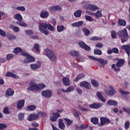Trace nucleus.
<instances>
[{
    "mask_svg": "<svg viewBox=\"0 0 130 130\" xmlns=\"http://www.w3.org/2000/svg\"><path fill=\"white\" fill-rule=\"evenodd\" d=\"M99 119L98 118H91V122L93 124H97L98 123Z\"/></svg>",
    "mask_w": 130,
    "mask_h": 130,
    "instance_id": "nucleus-42",
    "label": "nucleus"
},
{
    "mask_svg": "<svg viewBox=\"0 0 130 130\" xmlns=\"http://www.w3.org/2000/svg\"><path fill=\"white\" fill-rule=\"evenodd\" d=\"M16 24L21 26V27H27V24L22 21V20L21 21H16Z\"/></svg>",
    "mask_w": 130,
    "mask_h": 130,
    "instance_id": "nucleus-35",
    "label": "nucleus"
},
{
    "mask_svg": "<svg viewBox=\"0 0 130 130\" xmlns=\"http://www.w3.org/2000/svg\"><path fill=\"white\" fill-rule=\"evenodd\" d=\"M53 116L51 117V120L52 122H54V121H56L57 120V118L60 116V114L58 113H53Z\"/></svg>",
    "mask_w": 130,
    "mask_h": 130,
    "instance_id": "nucleus-15",
    "label": "nucleus"
},
{
    "mask_svg": "<svg viewBox=\"0 0 130 130\" xmlns=\"http://www.w3.org/2000/svg\"><path fill=\"white\" fill-rule=\"evenodd\" d=\"M39 117V115L36 114H31L28 116V120L29 121H32V120H36Z\"/></svg>",
    "mask_w": 130,
    "mask_h": 130,
    "instance_id": "nucleus-13",
    "label": "nucleus"
},
{
    "mask_svg": "<svg viewBox=\"0 0 130 130\" xmlns=\"http://www.w3.org/2000/svg\"><path fill=\"white\" fill-rule=\"evenodd\" d=\"M25 32L26 35H33V31L32 30H26Z\"/></svg>",
    "mask_w": 130,
    "mask_h": 130,
    "instance_id": "nucleus-58",
    "label": "nucleus"
},
{
    "mask_svg": "<svg viewBox=\"0 0 130 130\" xmlns=\"http://www.w3.org/2000/svg\"><path fill=\"white\" fill-rule=\"evenodd\" d=\"M78 44L81 48L85 49V50H86L87 51H89V50H91V48L89 47V46L86 45L84 43V42H82V41L79 42Z\"/></svg>",
    "mask_w": 130,
    "mask_h": 130,
    "instance_id": "nucleus-7",
    "label": "nucleus"
},
{
    "mask_svg": "<svg viewBox=\"0 0 130 130\" xmlns=\"http://www.w3.org/2000/svg\"><path fill=\"white\" fill-rule=\"evenodd\" d=\"M83 31L86 36H89L90 35V30L87 28H83Z\"/></svg>",
    "mask_w": 130,
    "mask_h": 130,
    "instance_id": "nucleus-45",
    "label": "nucleus"
},
{
    "mask_svg": "<svg viewBox=\"0 0 130 130\" xmlns=\"http://www.w3.org/2000/svg\"><path fill=\"white\" fill-rule=\"evenodd\" d=\"M64 30H67V28L63 25H58L57 26V31L58 32H62Z\"/></svg>",
    "mask_w": 130,
    "mask_h": 130,
    "instance_id": "nucleus-32",
    "label": "nucleus"
},
{
    "mask_svg": "<svg viewBox=\"0 0 130 130\" xmlns=\"http://www.w3.org/2000/svg\"><path fill=\"white\" fill-rule=\"evenodd\" d=\"M42 95L43 97L50 98L51 97V91L49 90H44L42 92Z\"/></svg>",
    "mask_w": 130,
    "mask_h": 130,
    "instance_id": "nucleus-9",
    "label": "nucleus"
},
{
    "mask_svg": "<svg viewBox=\"0 0 130 130\" xmlns=\"http://www.w3.org/2000/svg\"><path fill=\"white\" fill-rule=\"evenodd\" d=\"M87 9L88 10H90V11H97V10H99V7L95 5H89L87 6Z\"/></svg>",
    "mask_w": 130,
    "mask_h": 130,
    "instance_id": "nucleus-17",
    "label": "nucleus"
},
{
    "mask_svg": "<svg viewBox=\"0 0 130 130\" xmlns=\"http://www.w3.org/2000/svg\"><path fill=\"white\" fill-rule=\"evenodd\" d=\"M64 120L66 121V122L67 123V124H68V125H71V124H72V123H73V121L72 120H70L69 119L64 118Z\"/></svg>",
    "mask_w": 130,
    "mask_h": 130,
    "instance_id": "nucleus-54",
    "label": "nucleus"
},
{
    "mask_svg": "<svg viewBox=\"0 0 130 130\" xmlns=\"http://www.w3.org/2000/svg\"><path fill=\"white\" fill-rule=\"evenodd\" d=\"M38 115H41V116H43V117H45V116H47V114L44 112L40 111L38 113Z\"/></svg>",
    "mask_w": 130,
    "mask_h": 130,
    "instance_id": "nucleus-49",
    "label": "nucleus"
},
{
    "mask_svg": "<svg viewBox=\"0 0 130 130\" xmlns=\"http://www.w3.org/2000/svg\"><path fill=\"white\" fill-rule=\"evenodd\" d=\"M16 10H18V11H20L21 12H25L26 9L24 6H18L16 8Z\"/></svg>",
    "mask_w": 130,
    "mask_h": 130,
    "instance_id": "nucleus-41",
    "label": "nucleus"
},
{
    "mask_svg": "<svg viewBox=\"0 0 130 130\" xmlns=\"http://www.w3.org/2000/svg\"><path fill=\"white\" fill-rule=\"evenodd\" d=\"M7 127V125L5 124L1 123L0 124V129L3 130L5 129Z\"/></svg>",
    "mask_w": 130,
    "mask_h": 130,
    "instance_id": "nucleus-63",
    "label": "nucleus"
},
{
    "mask_svg": "<svg viewBox=\"0 0 130 130\" xmlns=\"http://www.w3.org/2000/svg\"><path fill=\"white\" fill-rule=\"evenodd\" d=\"M123 111H124V112H126V113H128L129 115L130 116V108H122Z\"/></svg>",
    "mask_w": 130,
    "mask_h": 130,
    "instance_id": "nucleus-50",
    "label": "nucleus"
},
{
    "mask_svg": "<svg viewBox=\"0 0 130 130\" xmlns=\"http://www.w3.org/2000/svg\"><path fill=\"white\" fill-rule=\"evenodd\" d=\"M34 61H35V58L30 55L23 60L24 63H29L30 62H34Z\"/></svg>",
    "mask_w": 130,
    "mask_h": 130,
    "instance_id": "nucleus-8",
    "label": "nucleus"
},
{
    "mask_svg": "<svg viewBox=\"0 0 130 130\" xmlns=\"http://www.w3.org/2000/svg\"><path fill=\"white\" fill-rule=\"evenodd\" d=\"M74 16L75 18H81V16H82V11L78 10H77L74 13Z\"/></svg>",
    "mask_w": 130,
    "mask_h": 130,
    "instance_id": "nucleus-31",
    "label": "nucleus"
},
{
    "mask_svg": "<svg viewBox=\"0 0 130 130\" xmlns=\"http://www.w3.org/2000/svg\"><path fill=\"white\" fill-rule=\"evenodd\" d=\"M14 93H15V91L12 89V88H9L6 91V95L7 96H13L14 95Z\"/></svg>",
    "mask_w": 130,
    "mask_h": 130,
    "instance_id": "nucleus-26",
    "label": "nucleus"
},
{
    "mask_svg": "<svg viewBox=\"0 0 130 130\" xmlns=\"http://www.w3.org/2000/svg\"><path fill=\"white\" fill-rule=\"evenodd\" d=\"M123 63H124V60L120 59L118 60L116 64V66L117 68H120V67H122V66H123Z\"/></svg>",
    "mask_w": 130,
    "mask_h": 130,
    "instance_id": "nucleus-29",
    "label": "nucleus"
},
{
    "mask_svg": "<svg viewBox=\"0 0 130 130\" xmlns=\"http://www.w3.org/2000/svg\"><path fill=\"white\" fill-rule=\"evenodd\" d=\"M93 15H94L98 19L102 17V13H101V11L99 10L97 11L95 13H93Z\"/></svg>",
    "mask_w": 130,
    "mask_h": 130,
    "instance_id": "nucleus-36",
    "label": "nucleus"
},
{
    "mask_svg": "<svg viewBox=\"0 0 130 130\" xmlns=\"http://www.w3.org/2000/svg\"><path fill=\"white\" fill-rule=\"evenodd\" d=\"M40 16L42 19H47L49 16V12L48 11H41Z\"/></svg>",
    "mask_w": 130,
    "mask_h": 130,
    "instance_id": "nucleus-12",
    "label": "nucleus"
},
{
    "mask_svg": "<svg viewBox=\"0 0 130 130\" xmlns=\"http://www.w3.org/2000/svg\"><path fill=\"white\" fill-rule=\"evenodd\" d=\"M85 19L87 21H88L89 22H92V21H94V19L92 18L91 16L86 15L85 16Z\"/></svg>",
    "mask_w": 130,
    "mask_h": 130,
    "instance_id": "nucleus-53",
    "label": "nucleus"
},
{
    "mask_svg": "<svg viewBox=\"0 0 130 130\" xmlns=\"http://www.w3.org/2000/svg\"><path fill=\"white\" fill-rule=\"evenodd\" d=\"M87 128H88V125L85 124H81L80 125V127H79L78 128L79 129H81V130H83V129H87Z\"/></svg>",
    "mask_w": 130,
    "mask_h": 130,
    "instance_id": "nucleus-48",
    "label": "nucleus"
},
{
    "mask_svg": "<svg viewBox=\"0 0 130 130\" xmlns=\"http://www.w3.org/2000/svg\"><path fill=\"white\" fill-rule=\"evenodd\" d=\"M49 10L50 12H55V11H61V7L59 6H54L53 7H50Z\"/></svg>",
    "mask_w": 130,
    "mask_h": 130,
    "instance_id": "nucleus-21",
    "label": "nucleus"
},
{
    "mask_svg": "<svg viewBox=\"0 0 130 130\" xmlns=\"http://www.w3.org/2000/svg\"><path fill=\"white\" fill-rule=\"evenodd\" d=\"M34 49H36V50L37 51V52H39L40 50H39V45L38 44H36L33 47Z\"/></svg>",
    "mask_w": 130,
    "mask_h": 130,
    "instance_id": "nucleus-61",
    "label": "nucleus"
},
{
    "mask_svg": "<svg viewBox=\"0 0 130 130\" xmlns=\"http://www.w3.org/2000/svg\"><path fill=\"white\" fill-rule=\"evenodd\" d=\"M102 106V104L100 103H93L90 104L89 106L90 108H92V109H97L98 108H100Z\"/></svg>",
    "mask_w": 130,
    "mask_h": 130,
    "instance_id": "nucleus-14",
    "label": "nucleus"
},
{
    "mask_svg": "<svg viewBox=\"0 0 130 130\" xmlns=\"http://www.w3.org/2000/svg\"><path fill=\"white\" fill-rule=\"evenodd\" d=\"M83 24H84V22L81 21L72 24L71 26L72 27H81Z\"/></svg>",
    "mask_w": 130,
    "mask_h": 130,
    "instance_id": "nucleus-27",
    "label": "nucleus"
},
{
    "mask_svg": "<svg viewBox=\"0 0 130 130\" xmlns=\"http://www.w3.org/2000/svg\"><path fill=\"white\" fill-rule=\"evenodd\" d=\"M89 58H90V59H92L93 60H96V61H98V62H100V63L102 64V67L103 68H104V67L105 66V64L107 63V61L102 58H97L95 56H89Z\"/></svg>",
    "mask_w": 130,
    "mask_h": 130,
    "instance_id": "nucleus-4",
    "label": "nucleus"
},
{
    "mask_svg": "<svg viewBox=\"0 0 130 130\" xmlns=\"http://www.w3.org/2000/svg\"><path fill=\"white\" fill-rule=\"evenodd\" d=\"M96 96L97 97H98L99 99L101 100V101H102V102H106V100H105L104 98L103 97V95L101 93L97 92Z\"/></svg>",
    "mask_w": 130,
    "mask_h": 130,
    "instance_id": "nucleus-30",
    "label": "nucleus"
},
{
    "mask_svg": "<svg viewBox=\"0 0 130 130\" xmlns=\"http://www.w3.org/2000/svg\"><path fill=\"white\" fill-rule=\"evenodd\" d=\"M25 104V101L24 100H21L18 102L17 108V109H21Z\"/></svg>",
    "mask_w": 130,
    "mask_h": 130,
    "instance_id": "nucleus-22",
    "label": "nucleus"
},
{
    "mask_svg": "<svg viewBox=\"0 0 130 130\" xmlns=\"http://www.w3.org/2000/svg\"><path fill=\"white\" fill-rule=\"evenodd\" d=\"M10 29H13L14 32H16V33H18V32L20 31V28L18 26H16L13 24L10 25Z\"/></svg>",
    "mask_w": 130,
    "mask_h": 130,
    "instance_id": "nucleus-28",
    "label": "nucleus"
},
{
    "mask_svg": "<svg viewBox=\"0 0 130 130\" xmlns=\"http://www.w3.org/2000/svg\"><path fill=\"white\" fill-rule=\"evenodd\" d=\"M18 117L19 120H23V119H24V117H25V113H19L18 114Z\"/></svg>",
    "mask_w": 130,
    "mask_h": 130,
    "instance_id": "nucleus-38",
    "label": "nucleus"
},
{
    "mask_svg": "<svg viewBox=\"0 0 130 130\" xmlns=\"http://www.w3.org/2000/svg\"><path fill=\"white\" fill-rule=\"evenodd\" d=\"M121 49L125 51L128 56H129L130 54V46L129 45H123L121 47Z\"/></svg>",
    "mask_w": 130,
    "mask_h": 130,
    "instance_id": "nucleus-16",
    "label": "nucleus"
},
{
    "mask_svg": "<svg viewBox=\"0 0 130 130\" xmlns=\"http://www.w3.org/2000/svg\"><path fill=\"white\" fill-rule=\"evenodd\" d=\"M63 120H62V119H58V125H59V128H60V129H64L65 127H66V125H64V123H63Z\"/></svg>",
    "mask_w": 130,
    "mask_h": 130,
    "instance_id": "nucleus-23",
    "label": "nucleus"
},
{
    "mask_svg": "<svg viewBox=\"0 0 130 130\" xmlns=\"http://www.w3.org/2000/svg\"><path fill=\"white\" fill-rule=\"evenodd\" d=\"M105 92L107 95H109V96H111L116 94V90L112 86H110L108 92H107V90H106Z\"/></svg>",
    "mask_w": 130,
    "mask_h": 130,
    "instance_id": "nucleus-6",
    "label": "nucleus"
},
{
    "mask_svg": "<svg viewBox=\"0 0 130 130\" xmlns=\"http://www.w3.org/2000/svg\"><path fill=\"white\" fill-rule=\"evenodd\" d=\"M3 113L5 114H10V111H9V108L5 107L3 110Z\"/></svg>",
    "mask_w": 130,
    "mask_h": 130,
    "instance_id": "nucleus-57",
    "label": "nucleus"
},
{
    "mask_svg": "<svg viewBox=\"0 0 130 130\" xmlns=\"http://www.w3.org/2000/svg\"><path fill=\"white\" fill-rule=\"evenodd\" d=\"M94 53L98 55H101L102 54V51L98 49H95L94 50Z\"/></svg>",
    "mask_w": 130,
    "mask_h": 130,
    "instance_id": "nucleus-43",
    "label": "nucleus"
},
{
    "mask_svg": "<svg viewBox=\"0 0 130 130\" xmlns=\"http://www.w3.org/2000/svg\"><path fill=\"white\" fill-rule=\"evenodd\" d=\"M73 111L74 116H75V117L77 118V119H80V116L79 115V113L77 112L75 109L73 110Z\"/></svg>",
    "mask_w": 130,
    "mask_h": 130,
    "instance_id": "nucleus-40",
    "label": "nucleus"
},
{
    "mask_svg": "<svg viewBox=\"0 0 130 130\" xmlns=\"http://www.w3.org/2000/svg\"><path fill=\"white\" fill-rule=\"evenodd\" d=\"M85 77V74H80L75 80L74 82H78L79 80H81V79H82V78H84Z\"/></svg>",
    "mask_w": 130,
    "mask_h": 130,
    "instance_id": "nucleus-39",
    "label": "nucleus"
},
{
    "mask_svg": "<svg viewBox=\"0 0 130 130\" xmlns=\"http://www.w3.org/2000/svg\"><path fill=\"white\" fill-rule=\"evenodd\" d=\"M7 37L8 38L9 40H15V39H16V36L12 35V34L8 33L7 35Z\"/></svg>",
    "mask_w": 130,
    "mask_h": 130,
    "instance_id": "nucleus-34",
    "label": "nucleus"
},
{
    "mask_svg": "<svg viewBox=\"0 0 130 130\" xmlns=\"http://www.w3.org/2000/svg\"><path fill=\"white\" fill-rule=\"evenodd\" d=\"M30 67L32 70H37V69H40L41 68V62L38 61L36 64H31Z\"/></svg>",
    "mask_w": 130,
    "mask_h": 130,
    "instance_id": "nucleus-11",
    "label": "nucleus"
},
{
    "mask_svg": "<svg viewBox=\"0 0 130 130\" xmlns=\"http://www.w3.org/2000/svg\"><path fill=\"white\" fill-rule=\"evenodd\" d=\"M80 87H84L86 89H90L91 85L89 83L86 81H83L80 83Z\"/></svg>",
    "mask_w": 130,
    "mask_h": 130,
    "instance_id": "nucleus-18",
    "label": "nucleus"
},
{
    "mask_svg": "<svg viewBox=\"0 0 130 130\" xmlns=\"http://www.w3.org/2000/svg\"><path fill=\"white\" fill-rule=\"evenodd\" d=\"M92 41H97V40H102V38H98L97 37H93L90 39Z\"/></svg>",
    "mask_w": 130,
    "mask_h": 130,
    "instance_id": "nucleus-60",
    "label": "nucleus"
},
{
    "mask_svg": "<svg viewBox=\"0 0 130 130\" xmlns=\"http://www.w3.org/2000/svg\"><path fill=\"white\" fill-rule=\"evenodd\" d=\"M111 37L113 39H115V38H116V32H115V31L112 30L111 31Z\"/></svg>",
    "mask_w": 130,
    "mask_h": 130,
    "instance_id": "nucleus-56",
    "label": "nucleus"
},
{
    "mask_svg": "<svg viewBox=\"0 0 130 130\" xmlns=\"http://www.w3.org/2000/svg\"><path fill=\"white\" fill-rule=\"evenodd\" d=\"M7 60H10L12 57H14V55L12 54H8L7 56Z\"/></svg>",
    "mask_w": 130,
    "mask_h": 130,
    "instance_id": "nucleus-62",
    "label": "nucleus"
},
{
    "mask_svg": "<svg viewBox=\"0 0 130 130\" xmlns=\"http://www.w3.org/2000/svg\"><path fill=\"white\" fill-rule=\"evenodd\" d=\"M47 24L48 30L50 31H53V32L55 31V28H54V27H53L50 23H48Z\"/></svg>",
    "mask_w": 130,
    "mask_h": 130,
    "instance_id": "nucleus-37",
    "label": "nucleus"
},
{
    "mask_svg": "<svg viewBox=\"0 0 130 130\" xmlns=\"http://www.w3.org/2000/svg\"><path fill=\"white\" fill-rule=\"evenodd\" d=\"M109 122H110V120H109L108 118L102 117H101V124H99V125H100V126H103L105 123H109Z\"/></svg>",
    "mask_w": 130,
    "mask_h": 130,
    "instance_id": "nucleus-10",
    "label": "nucleus"
},
{
    "mask_svg": "<svg viewBox=\"0 0 130 130\" xmlns=\"http://www.w3.org/2000/svg\"><path fill=\"white\" fill-rule=\"evenodd\" d=\"M14 19L18 21V22H22L23 21V17L19 13L16 14L14 15Z\"/></svg>",
    "mask_w": 130,
    "mask_h": 130,
    "instance_id": "nucleus-24",
    "label": "nucleus"
},
{
    "mask_svg": "<svg viewBox=\"0 0 130 130\" xmlns=\"http://www.w3.org/2000/svg\"><path fill=\"white\" fill-rule=\"evenodd\" d=\"M46 86L44 84H40L38 85V91H39V90H41V89H44V88H45Z\"/></svg>",
    "mask_w": 130,
    "mask_h": 130,
    "instance_id": "nucleus-55",
    "label": "nucleus"
},
{
    "mask_svg": "<svg viewBox=\"0 0 130 130\" xmlns=\"http://www.w3.org/2000/svg\"><path fill=\"white\" fill-rule=\"evenodd\" d=\"M67 93H70V92H72L75 90V87L74 86H69L67 88Z\"/></svg>",
    "mask_w": 130,
    "mask_h": 130,
    "instance_id": "nucleus-51",
    "label": "nucleus"
},
{
    "mask_svg": "<svg viewBox=\"0 0 130 130\" xmlns=\"http://www.w3.org/2000/svg\"><path fill=\"white\" fill-rule=\"evenodd\" d=\"M27 90L28 91H38V85L31 81L29 84V87L27 88Z\"/></svg>",
    "mask_w": 130,
    "mask_h": 130,
    "instance_id": "nucleus-5",
    "label": "nucleus"
},
{
    "mask_svg": "<svg viewBox=\"0 0 130 130\" xmlns=\"http://www.w3.org/2000/svg\"><path fill=\"white\" fill-rule=\"evenodd\" d=\"M22 52V49L20 48H16L15 49H14V50L13 51L14 53H15V54H18L19 52Z\"/></svg>",
    "mask_w": 130,
    "mask_h": 130,
    "instance_id": "nucleus-46",
    "label": "nucleus"
},
{
    "mask_svg": "<svg viewBox=\"0 0 130 130\" xmlns=\"http://www.w3.org/2000/svg\"><path fill=\"white\" fill-rule=\"evenodd\" d=\"M27 108L29 109V110H30L31 111H32L36 109V106H35V105H30V106H28L27 107Z\"/></svg>",
    "mask_w": 130,
    "mask_h": 130,
    "instance_id": "nucleus-52",
    "label": "nucleus"
},
{
    "mask_svg": "<svg viewBox=\"0 0 130 130\" xmlns=\"http://www.w3.org/2000/svg\"><path fill=\"white\" fill-rule=\"evenodd\" d=\"M91 83L92 85L94 86V87H98V86H99V83H98V81L95 80H91Z\"/></svg>",
    "mask_w": 130,
    "mask_h": 130,
    "instance_id": "nucleus-44",
    "label": "nucleus"
},
{
    "mask_svg": "<svg viewBox=\"0 0 130 130\" xmlns=\"http://www.w3.org/2000/svg\"><path fill=\"white\" fill-rule=\"evenodd\" d=\"M6 77H10L11 78H14V79H18L19 76H17L16 74L11 72H7L6 74Z\"/></svg>",
    "mask_w": 130,
    "mask_h": 130,
    "instance_id": "nucleus-20",
    "label": "nucleus"
},
{
    "mask_svg": "<svg viewBox=\"0 0 130 130\" xmlns=\"http://www.w3.org/2000/svg\"><path fill=\"white\" fill-rule=\"evenodd\" d=\"M120 93H121L122 95H128V94H129V91H124L121 89L120 90Z\"/></svg>",
    "mask_w": 130,
    "mask_h": 130,
    "instance_id": "nucleus-59",
    "label": "nucleus"
},
{
    "mask_svg": "<svg viewBox=\"0 0 130 130\" xmlns=\"http://www.w3.org/2000/svg\"><path fill=\"white\" fill-rule=\"evenodd\" d=\"M45 55L48 57V58L51 60V61H55L57 58L56 57V55L53 50L49 49H46L45 50Z\"/></svg>",
    "mask_w": 130,
    "mask_h": 130,
    "instance_id": "nucleus-1",
    "label": "nucleus"
},
{
    "mask_svg": "<svg viewBox=\"0 0 130 130\" xmlns=\"http://www.w3.org/2000/svg\"><path fill=\"white\" fill-rule=\"evenodd\" d=\"M62 81L64 86H68L71 85V83L70 82V78L68 77H63Z\"/></svg>",
    "mask_w": 130,
    "mask_h": 130,
    "instance_id": "nucleus-19",
    "label": "nucleus"
},
{
    "mask_svg": "<svg viewBox=\"0 0 130 130\" xmlns=\"http://www.w3.org/2000/svg\"><path fill=\"white\" fill-rule=\"evenodd\" d=\"M70 54L72 55V56H79V55H80V53L78 51L73 50L71 51Z\"/></svg>",
    "mask_w": 130,
    "mask_h": 130,
    "instance_id": "nucleus-33",
    "label": "nucleus"
},
{
    "mask_svg": "<svg viewBox=\"0 0 130 130\" xmlns=\"http://www.w3.org/2000/svg\"><path fill=\"white\" fill-rule=\"evenodd\" d=\"M39 30L41 33L45 35H48L49 32L47 30V23L45 22H41L39 24Z\"/></svg>",
    "mask_w": 130,
    "mask_h": 130,
    "instance_id": "nucleus-3",
    "label": "nucleus"
},
{
    "mask_svg": "<svg viewBox=\"0 0 130 130\" xmlns=\"http://www.w3.org/2000/svg\"><path fill=\"white\" fill-rule=\"evenodd\" d=\"M118 23L121 26H125L126 25V22L123 20L119 19Z\"/></svg>",
    "mask_w": 130,
    "mask_h": 130,
    "instance_id": "nucleus-47",
    "label": "nucleus"
},
{
    "mask_svg": "<svg viewBox=\"0 0 130 130\" xmlns=\"http://www.w3.org/2000/svg\"><path fill=\"white\" fill-rule=\"evenodd\" d=\"M124 127L125 129H128V127H129V122L127 121L124 124Z\"/></svg>",
    "mask_w": 130,
    "mask_h": 130,
    "instance_id": "nucleus-64",
    "label": "nucleus"
},
{
    "mask_svg": "<svg viewBox=\"0 0 130 130\" xmlns=\"http://www.w3.org/2000/svg\"><path fill=\"white\" fill-rule=\"evenodd\" d=\"M117 36L121 37V41L122 43H124L127 40L128 38V34H127V30L126 28L123 29L122 30H120L117 33Z\"/></svg>",
    "mask_w": 130,
    "mask_h": 130,
    "instance_id": "nucleus-2",
    "label": "nucleus"
},
{
    "mask_svg": "<svg viewBox=\"0 0 130 130\" xmlns=\"http://www.w3.org/2000/svg\"><path fill=\"white\" fill-rule=\"evenodd\" d=\"M107 103L111 106H117L118 104L117 102L111 100H109Z\"/></svg>",
    "mask_w": 130,
    "mask_h": 130,
    "instance_id": "nucleus-25",
    "label": "nucleus"
}]
</instances>
